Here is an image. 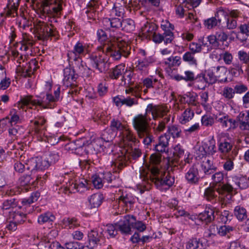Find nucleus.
Returning a JSON list of instances; mask_svg holds the SVG:
<instances>
[{
    "mask_svg": "<svg viewBox=\"0 0 249 249\" xmlns=\"http://www.w3.org/2000/svg\"><path fill=\"white\" fill-rule=\"evenodd\" d=\"M20 0H9L7 4V14L15 17L18 15V9Z\"/></svg>",
    "mask_w": 249,
    "mask_h": 249,
    "instance_id": "obj_29",
    "label": "nucleus"
},
{
    "mask_svg": "<svg viewBox=\"0 0 249 249\" xmlns=\"http://www.w3.org/2000/svg\"><path fill=\"white\" fill-rule=\"evenodd\" d=\"M111 129L116 133V131L120 132L121 139L123 143H126L128 142H134L136 141V138L132 132L126 128L125 125L118 120L113 119L110 124Z\"/></svg>",
    "mask_w": 249,
    "mask_h": 249,
    "instance_id": "obj_6",
    "label": "nucleus"
},
{
    "mask_svg": "<svg viewBox=\"0 0 249 249\" xmlns=\"http://www.w3.org/2000/svg\"><path fill=\"white\" fill-rule=\"evenodd\" d=\"M88 52V48L86 44L77 42L73 46V50L68 53V56L70 59L76 61Z\"/></svg>",
    "mask_w": 249,
    "mask_h": 249,
    "instance_id": "obj_11",
    "label": "nucleus"
},
{
    "mask_svg": "<svg viewBox=\"0 0 249 249\" xmlns=\"http://www.w3.org/2000/svg\"><path fill=\"white\" fill-rule=\"evenodd\" d=\"M232 148V144L229 142L224 141L219 143L218 145V150L221 153L220 156L225 157L231 156L229 153Z\"/></svg>",
    "mask_w": 249,
    "mask_h": 249,
    "instance_id": "obj_28",
    "label": "nucleus"
},
{
    "mask_svg": "<svg viewBox=\"0 0 249 249\" xmlns=\"http://www.w3.org/2000/svg\"><path fill=\"white\" fill-rule=\"evenodd\" d=\"M215 76L216 81L220 83H228L227 69L224 66H217L215 68Z\"/></svg>",
    "mask_w": 249,
    "mask_h": 249,
    "instance_id": "obj_20",
    "label": "nucleus"
},
{
    "mask_svg": "<svg viewBox=\"0 0 249 249\" xmlns=\"http://www.w3.org/2000/svg\"><path fill=\"white\" fill-rule=\"evenodd\" d=\"M69 184V190L70 191H73L75 190L77 192L82 193L89 189L87 180L84 178L76 180L75 182L70 183ZM67 187H68V186Z\"/></svg>",
    "mask_w": 249,
    "mask_h": 249,
    "instance_id": "obj_14",
    "label": "nucleus"
},
{
    "mask_svg": "<svg viewBox=\"0 0 249 249\" xmlns=\"http://www.w3.org/2000/svg\"><path fill=\"white\" fill-rule=\"evenodd\" d=\"M218 185H213L207 188L204 192V196L208 201H212L217 197Z\"/></svg>",
    "mask_w": 249,
    "mask_h": 249,
    "instance_id": "obj_30",
    "label": "nucleus"
},
{
    "mask_svg": "<svg viewBox=\"0 0 249 249\" xmlns=\"http://www.w3.org/2000/svg\"><path fill=\"white\" fill-rule=\"evenodd\" d=\"M54 219L55 216L52 213L47 212L40 215L37 221L39 224H44L52 223Z\"/></svg>",
    "mask_w": 249,
    "mask_h": 249,
    "instance_id": "obj_40",
    "label": "nucleus"
},
{
    "mask_svg": "<svg viewBox=\"0 0 249 249\" xmlns=\"http://www.w3.org/2000/svg\"><path fill=\"white\" fill-rule=\"evenodd\" d=\"M139 141L136 140V141L134 142H126V143H123L124 145H127L128 146V147L126 149V151L127 152L129 153L132 157V158L134 159L139 158V157L141 156L142 154L141 150H140L136 147H133V145H134V146Z\"/></svg>",
    "mask_w": 249,
    "mask_h": 249,
    "instance_id": "obj_26",
    "label": "nucleus"
},
{
    "mask_svg": "<svg viewBox=\"0 0 249 249\" xmlns=\"http://www.w3.org/2000/svg\"><path fill=\"white\" fill-rule=\"evenodd\" d=\"M102 235V232L99 233L98 231L91 230L88 234L89 244L87 247L90 249L94 248L100 241Z\"/></svg>",
    "mask_w": 249,
    "mask_h": 249,
    "instance_id": "obj_17",
    "label": "nucleus"
},
{
    "mask_svg": "<svg viewBox=\"0 0 249 249\" xmlns=\"http://www.w3.org/2000/svg\"><path fill=\"white\" fill-rule=\"evenodd\" d=\"M182 59L191 65L196 67L197 65V60L195 57V54L191 52H186L182 56Z\"/></svg>",
    "mask_w": 249,
    "mask_h": 249,
    "instance_id": "obj_41",
    "label": "nucleus"
},
{
    "mask_svg": "<svg viewBox=\"0 0 249 249\" xmlns=\"http://www.w3.org/2000/svg\"><path fill=\"white\" fill-rule=\"evenodd\" d=\"M119 200L120 201H122L126 206H128V204L131 205L134 202V198L130 194L122 195L119 198Z\"/></svg>",
    "mask_w": 249,
    "mask_h": 249,
    "instance_id": "obj_54",
    "label": "nucleus"
},
{
    "mask_svg": "<svg viewBox=\"0 0 249 249\" xmlns=\"http://www.w3.org/2000/svg\"><path fill=\"white\" fill-rule=\"evenodd\" d=\"M106 231L110 237H114L117 233L118 224H107L106 226Z\"/></svg>",
    "mask_w": 249,
    "mask_h": 249,
    "instance_id": "obj_59",
    "label": "nucleus"
},
{
    "mask_svg": "<svg viewBox=\"0 0 249 249\" xmlns=\"http://www.w3.org/2000/svg\"><path fill=\"white\" fill-rule=\"evenodd\" d=\"M46 120L42 117H39L34 122L35 131L38 134H43L46 129Z\"/></svg>",
    "mask_w": 249,
    "mask_h": 249,
    "instance_id": "obj_33",
    "label": "nucleus"
},
{
    "mask_svg": "<svg viewBox=\"0 0 249 249\" xmlns=\"http://www.w3.org/2000/svg\"><path fill=\"white\" fill-rule=\"evenodd\" d=\"M97 35L98 40L106 43L103 46L98 47L102 51V53L106 52L115 60H118L122 56L127 57L130 53L131 47L128 42L120 38H117L112 42H109L107 40V35L105 32L102 29L97 31Z\"/></svg>",
    "mask_w": 249,
    "mask_h": 249,
    "instance_id": "obj_2",
    "label": "nucleus"
},
{
    "mask_svg": "<svg viewBox=\"0 0 249 249\" xmlns=\"http://www.w3.org/2000/svg\"><path fill=\"white\" fill-rule=\"evenodd\" d=\"M215 209L212 206L206 207L205 211L198 215V218L202 221L209 223L214 220Z\"/></svg>",
    "mask_w": 249,
    "mask_h": 249,
    "instance_id": "obj_16",
    "label": "nucleus"
},
{
    "mask_svg": "<svg viewBox=\"0 0 249 249\" xmlns=\"http://www.w3.org/2000/svg\"><path fill=\"white\" fill-rule=\"evenodd\" d=\"M17 206V202L15 198H10L5 200L2 204V209L3 210H12L16 209Z\"/></svg>",
    "mask_w": 249,
    "mask_h": 249,
    "instance_id": "obj_51",
    "label": "nucleus"
},
{
    "mask_svg": "<svg viewBox=\"0 0 249 249\" xmlns=\"http://www.w3.org/2000/svg\"><path fill=\"white\" fill-rule=\"evenodd\" d=\"M62 2L60 0H43L42 1L41 7L42 12L48 16L59 17L61 14L62 10Z\"/></svg>",
    "mask_w": 249,
    "mask_h": 249,
    "instance_id": "obj_7",
    "label": "nucleus"
},
{
    "mask_svg": "<svg viewBox=\"0 0 249 249\" xmlns=\"http://www.w3.org/2000/svg\"><path fill=\"white\" fill-rule=\"evenodd\" d=\"M234 214L240 221H243L247 218V213L246 209L240 205L234 208Z\"/></svg>",
    "mask_w": 249,
    "mask_h": 249,
    "instance_id": "obj_39",
    "label": "nucleus"
},
{
    "mask_svg": "<svg viewBox=\"0 0 249 249\" xmlns=\"http://www.w3.org/2000/svg\"><path fill=\"white\" fill-rule=\"evenodd\" d=\"M131 225L126 222L125 216L124 217V223L118 225V228L120 231L124 234H130Z\"/></svg>",
    "mask_w": 249,
    "mask_h": 249,
    "instance_id": "obj_58",
    "label": "nucleus"
},
{
    "mask_svg": "<svg viewBox=\"0 0 249 249\" xmlns=\"http://www.w3.org/2000/svg\"><path fill=\"white\" fill-rule=\"evenodd\" d=\"M37 170H45L50 166L49 160L47 159H42V158L36 157Z\"/></svg>",
    "mask_w": 249,
    "mask_h": 249,
    "instance_id": "obj_52",
    "label": "nucleus"
},
{
    "mask_svg": "<svg viewBox=\"0 0 249 249\" xmlns=\"http://www.w3.org/2000/svg\"><path fill=\"white\" fill-rule=\"evenodd\" d=\"M169 110L166 106H156L149 104L144 114H139L132 119V125L139 138L143 139V143L146 145H150L154 141L150 125L151 118L148 114L151 113L153 119L167 116Z\"/></svg>",
    "mask_w": 249,
    "mask_h": 249,
    "instance_id": "obj_1",
    "label": "nucleus"
},
{
    "mask_svg": "<svg viewBox=\"0 0 249 249\" xmlns=\"http://www.w3.org/2000/svg\"><path fill=\"white\" fill-rule=\"evenodd\" d=\"M9 213V218L12 219L18 223H21L24 221L23 219L25 217V214L17 212V209L15 211H10Z\"/></svg>",
    "mask_w": 249,
    "mask_h": 249,
    "instance_id": "obj_44",
    "label": "nucleus"
},
{
    "mask_svg": "<svg viewBox=\"0 0 249 249\" xmlns=\"http://www.w3.org/2000/svg\"><path fill=\"white\" fill-rule=\"evenodd\" d=\"M89 61L92 66L100 72H104L108 69V64L102 54L100 53H93L89 57Z\"/></svg>",
    "mask_w": 249,
    "mask_h": 249,
    "instance_id": "obj_10",
    "label": "nucleus"
},
{
    "mask_svg": "<svg viewBox=\"0 0 249 249\" xmlns=\"http://www.w3.org/2000/svg\"><path fill=\"white\" fill-rule=\"evenodd\" d=\"M37 67V62L36 59L30 60L22 68V75L24 77H30Z\"/></svg>",
    "mask_w": 249,
    "mask_h": 249,
    "instance_id": "obj_19",
    "label": "nucleus"
},
{
    "mask_svg": "<svg viewBox=\"0 0 249 249\" xmlns=\"http://www.w3.org/2000/svg\"><path fill=\"white\" fill-rule=\"evenodd\" d=\"M36 36L39 40H45L50 36H55L56 28L52 24L39 21L36 26Z\"/></svg>",
    "mask_w": 249,
    "mask_h": 249,
    "instance_id": "obj_8",
    "label": "nucleus"
},
{
    "mask_svg": "<svg viewBox=\"0 0 249 249\" xmlns=\"http://www.w3.org/2000/svg\"><path fill=\"white\" fill-rule=\"evenodd\" d=\"M199 241L196 238L190 239L186 244L187 249H197L199 247Z\"/></svg>",
    "mask_w": 249,
    "mask_h": 249,
    "instance_id": "obj_64",
    "label": "nucleus"
},
{
    "mask_svg": "<svg viewBox=\"0 0 249 249\" xmlns=\"http://www.w3.org/2000/svg\"><path fill=\"white\" fill-rule=\"evenodd\" d=\"M54 96L48 93L46 97L41 99L40 96H37V100H32L33 96L28 95L23 98L18 104V107L23 108L24 106L31 104L33 106H38L43 108H53L55 106V103L59 100L60 96V88H58L54 92Z\"/></svg>",
    "mask_w": 249,
    "mask_h": 249,
    "instance_id": "obj_3",
    "label": "nucleus"
},
{
    "mask_svg": "<svg viewBox=\"0 0 249 249\" xmlns=\"http://www.w3.org/2000/svg\"><path fill=\"white\" fill-rule=\"evenodd\" d=\"M63 226L65 228L71 229L77 228L80 226V223L75 217H66L62 221Z\"/></svg>",
    "mask_w": 249,
    "mask_h": 249,
    "instance_id": "obj_35",
    "label": "nucleus"
},
{
    "mask_svg": "<svg viewBox=\"0 0 249 249\" xmlns=\"http://www.w3.org/2000/svg\"><path fill=\"white\" fill-rule=\"evenodd\" d=\"M235 94L234 89L230 87H225L222 91V96L228 100L232 99Z\"/></svg>",
    "mask_w": 249,
    "mask_h": 249,
    "instance_id": "obj_55",
    "label": "nucleus"
},
{
    "mask_svg": "<svg viewBox=\"0 0 249 249\" xmlns=\"http://www.w3.org/2000/svg\"><path fill=\"white\" fill-rule=\"evenodd\" d=\"M161 175L160 173L158 167H153L151 169V175H147L146 178H150V180L155 184L156 186L160 189H166L173 185L174 178H172L168 172L165 173L163 177L161 178Z\"/></svg>",
    "mask_w": 249,
    "mask_h": 249,
    "instance_id": "obj_5",
    "label": "nucleus"
},
{
    "mask_svg": "<svg viewBox=\"0 0 249 249\" xmlns=\"http://www.w3.org/2000/svg\"><path fill=\"white\" fill-rule=\"evenodd\" d=\"M238 176L230 177L226 183L218 185V199L222 207L232 201V193L238 189Z\"/></svg>",
    "mask_w": 249,
    "mask_h": 249,
    "instance_id": "obj_4",
    "label": "nucleus"
},
{
    "mask_svg": "<svg viewBox=\"0 0 249 249\" xmlns=\"http://www.w3.org/2000/svg\"><path fill=\"white\" fill-rule=\"evenodd\" d=\"M135 28L134 22L130 19H125L122 21L121 28L127 32L132 31Z\"/></svg>",
    "mask_w": 249,
    "mask_h": 249,
    "instance_id": "obj_48",
    "label": "nucleus"
},
{
    "mask_svg": "<svg viewBox=\"0 0 249 249\" xmlns=\"http://www.w3.org/2000/svg\"><path fill=\"white\" fill-rule=\"evenodd\" d=\"M238 57L244 64H248L249 63V54L244 51L241 50L238 52Z\"/></svg>",
    "mask_w": 249,
    "mask_h": 249,
    "instance_id": "obj_63",
    "label": "nucleus"
},
{
    "mask_svg": "<svg viewBox=\"0 0 249 249\" xmlns=\"http://www.w3.org/2000/svg\"><path fill=\"white\" fill-rule=\"evenodd\" d=\"M204 148L207 155H213L216 152L215 142L213 140L209 141L208 142L204 143Z\"/></svg>",
    "mask_w": 249,
    "mask_h": 249,
    "instance_id": "obj_45",
    "label": "nucleus"
},
{
    "mask_svg": "<svg viewBox=\"0 0 249 249\" xmlns=\"http://www.w3.org/2000/svg\"><path fill=\"white\" fill-rule=\"evenodd\" d=\"M124 65H118L112 71V73L110 75V77L113 79H117L119 78V76L122 75V74L124 72Z\"/></svg>",
    "mask_w": 249,
    "mask_h": 249,
    "instance_id": "obj_56",
    "label": "nucleus"
},
{
    "mask_svg": "<svg viewBox=\"0 0 249 249\" xmlns=\"http://www.w3.org/2000/svg\"><path fill=\"white\" fill-rule=\"evenodd\" d=\"M133 72L130 71H126L123 76V81L124 84L126 86V89L129 87H132V86L134 84L135 80L133 78Z\"/></svg>",
    "mask_w": 249,
    "mask_h": 249,
    "instance_id": "obj_42",
    "label": "nucleus"
},
{
    "mask_svg": "<svg viewBox=\"0 0 249 249\" xmlns=\"http://www.w3.org/2000/svg\"><path fill=\"white\" fill-rule=\"evenodd\" d=\"M201 169L205 175L213 174L216 169L211 159L203 160L201 165Z\"/></svg>",
    "mask_w": 249,
    "mask_h": 249,
    "instance_id": "obj_27",
    "label": "nucleus"
},
{
    "mask_svg": "<svg viewBox=\"0 0 249 249\" xmlns=\"http://www.w3.org/2000/svg\"><path fill=\"white\" fill-rule=\"evenodd\" d=\"M239 127L242 130L249 131V110L247 114L241 112L237 117Z\"/></svg>",
    "mask_w": 249,
    "mask_h": 249,
    "instance_id": "obj_18",
    "label": "nucleus"
},
{
    "mask_svg": "<svg viewBox=\"0 0 249 249\" xmlns=\"http://www.w3.org/2000/svg\"><path fill=\"white\" fill-rule=\"evenodd\" d=\"M197 95L195 92H189L184 94L180 99L181 102H184L190 105L196 107L199 103L197 101Z\"/></svg>",
    "mask_w": 249,
    "mask_h": 249,
    "instance_id": "obj_24",
    "label": "nucleus"
},
{
    "mask_svg": "<svg viewBox=\"0 0 249 249\" xmlns=\"http://www.w3.org/2000/svg\"><path fill=\"white\" fill-rule=\"evenodd\" d=\"M194 116V112L190 108H187L180 117L179 121L181 124H186L191 120Z\"/></svg>",
    "mask_w": 249,
    "mask_h": 249,
    "instance_id": "obj_38",
    "label": "nucleus"
},
{
    "mask_svg": "<svg viewBox=\"0 0 249 249\" xmlns=\"http://www.w3.org/2000/svg\"><path fill=\"white\" fill-rule=\"evenodd\" d=\"M229 71L234 76H237L243 73L242 66L239 62L232 63V66L230 67Z\"/></svg>",
    "mask_w": 249,
    "mask_h": 249,
    "instance_id": "obj_46",
    "label": "nucleus"
},
{
    "mask_svg": "<svg viewBox=\"0 0 249 249\" xmlns=\"http://www.w3.org/2000/svg\"><path fill=\"white\" fill-rule=\"evenodd\" d=\"M157 29L158 27L156 24L153 23H147L142 27V32L146 38L151 39V36L155 35Z\"/></svg>",
    "mask_w": 249,
    "mask_h": 249,
    "instance_id": "obj_25",
    "label": "nucleus"
},
{
    "mask_svg": "<svg viewBox=\"0 0 249 249\" xmlns=\"http://www.w3.org/2000/svg\"><path fill=\"white\" fill-rule=\"evenodd\" d=\"M185 178L189 183H197L199 179L197 169L194 166L190 168L185 175Z\"/></svg>",
    "mask_w": 249,
    "mask_h": 249,
    "instance_id": "obj_23",
    "label": "nucleus"
},
{
    "mask_svg": "<svg viewBox=\"0 0 249 249\" xmlns=\"http://www.w3.org/2000/svg\"><path fill=\"white\" fill-rule=\"evenodd\" d=\"M34 42L32 37L27 34L23 35V39L21 41L20 49L22 51H27L30 49L33 45Z\"/></svg>",
    "mask_w": 249,
    "mask_h": 249,
    "instance_id": "obj_36",
    "label": "nucleus"
},
{
    "mask_svg": "<svg viewBox=\"0 0 249 249\" xmlns=\"http://www.w3.org/2000/svg\"><path fill=\"white\" fill-rule=\"evenodd\" d=\"M126 222L131 225V228L136 229L140 232L143 231L146 229L145 225L142 221H137L133 215L125 216Z\"/></svg>",
    "mask_w": 249,
    "mask_h": 249,
    "instance_id": "obj_21",
    "label": "nucleus"
},
{
    "mask_svg": "<svg viewBox=\"0 0 249 249\" xmlns=\"http://www.w3.org/2000/svg\"><path fill=\"white\" fill-rule=\"evenodd\" d=\"M221 158L225 160L223 165L224 169L226 171H231L234 166L233 162L234 158L231 156L222 157Z\"/></svg>",
    "mask_w": 249,
    "mask_h": 249,
    "instance_id": "obj_43",
    "label": "nucleus"
},
{
    "mask_svg": "<svg viewBox=\"0 0 249 249\" xmlns=\"http://www.w3.org/2000/svg\"><path fill=\"white\" fill-rule=\"evenodd\" d=\"M64 82L67 86L70 85H73V82L75 81L77 75L75 74L73 69L70 68H66L64 70Z\"/></svg>",
    "mask_w": 249,
    "mask_h": 249,
    "instance_id": "obj_22",
    "label": "nucleus"
},
{
    "mask_svg": "<svg viewBox=\"0 0 249 249\" xmlns=\"http://www.w3.org/2000/svg\"><path fill=\"white\" fill-rule=\"evenodd\" d=\"M40 196V193L36 192L33 193L28 198H24L22 200L23 206H27L31 204L36 201Z\"/></svg>",
    "mask_w": 249,
    "mask_h": 249,
    "instance_id": "obj_49",
    "label": "nucleus"
},
{
    "mask_svg": "<svg viewBox=\"0 0 249 249\" xmlns=\"http://www.w3.org/2000/svg\"><path fill=\"white\" fill-rule=\"evenodd\" d=\"M64 246L67 249H83L84 248L83 245L77 242H67Z\"/></svg>",
    "mask_w": 249,
    "mask_h": 249,
    "instance_id": "obj_62",
    "label": "nucleus"
},
{
    "mask_svg": "<svg viewBox=\"0 0 249 249\" xmlns=\"http://www.w3.org/2000/svg\"><path fill=\"white\" fill-rule=\"evenodd\" d=\"M195 87L199 89H204L208 85L202 73L198 74L194 80Z\"/></svg>",
    "mask_w": 249,
    "mask_h": 249,
    "instance_id": "obj_37",
    "label": "nucleus"
},
{
    "mask_svg": "<svg viewBox=\"0 0 249 249\" xmlns=\"http://www.w3.org/2000/svg\"><path fill=\"white\" fill-rule=\"evenodd\" d=\"M152 63L150 57L139 59L135 62V69L142 74L146 75L148 74L149 66Z\"/></svg>",
    "mask_w": 249,
    "mask_h": 249,
    "instance_id": "obj_13",
    "label": "nucleus"
},
{
    "mask_svg": "<svg viewBox=\"0 0 249 249\" xmlns=\"http://www.w3.org/2000/svg\"><path fill=\"white\" fill-rule=\"evenodd\" d=\"M218 13L215 17L209 18L204 20V25L208 29H212L221 23V19L218 18Z\"/></svg>",
    "mask_w": 249,
    "mask_h": 249,
    "instance_id": "obj_34",
    "label": "nucleus"
},
{
    "mask_svg": "<svg viewBox=\"0 0 249 249\" xmlns=\"http://www.w3.org/2000/svg\"><path fill=\"white\" fill-rule=\"evenodd\" d=\"M202 73L205 76V79L208 85H212L216 82L214 71L208 70Z\"/></svg>",
    "mask_w": 249,
    "mask_h": 249,
    "instance_id": "obj_50",
    "label": "nucleus"
},
{
    "mask_svg": "<svg viewBox=\"0 0 249 249\" xmlns=\"http://www.w3.org/2000/svg\"><path fill=\"white\" fill-rule=\"evenodd\" d=\"M233 89L235 93L240 94L247 91L248 88L247 85L241 83H238L234 86Z\"/></svg>",
    "mask_w": 249,
    "mask_h": 249,
    "instance_id": "obj_61",
    "label": "nucleus"
},
{
    "mask_svg": "<svg viewBox=\"0 0 249 249\" xmlns=\"http://www.w3.org/2000/svg\"><path fill=\"white\" fill-rule=\"evenodd\" d=\"M181 132L179 127L176 125L170 126L168 128V133L171 135L173 138H178L180 136Z\"/></svg>",
    "mask_w": 249,
    "mask_h": 249,
    "instance_id": "obj_53",
    "label": "nucleus"
},
{
    "mask_svg": "<svg viewBox=\"0 0 249 249\" xmlns=\"http://www.w3.org/2000/svg\"><path fill=\"white\" fill-rule=\"evenodd\" d=\"M35 181L29 175H24L19 179L20 186L25 191H27L34 184Z\"/></svg>",
    "mask_w": 249,
    "mask_h": 249,
    "instance_id": "obj_32",
    "label": "nucleus"
},
{
    "mask_svg": "<svg viewBox=\"0 0 249 249\" xmlns=\"http://www.w3.org/2000/svg\"><path fill=\"white\" fill-rule=\"evenodd\" d=\"M125 93L127 94H131L133 97L127 96L124 98L123 105H125L127 107H131L133 106L138 104V98L140 96L138 92V89L135 87H129L125 89Z\"/></svg>",
    "mask_w": 249,
    "mask_h": 249,
    "instance_id": "obj_12",
    "label": "nucleus"
},
{
    "mask_svg": "<svg viewBox=\"0 0 249 249\" xmlns=\"http://www.w3.org/2000/svg\"><path fill=\"white\" fill-rule=\"evenodd\" d=\"M212 179L215 184L214 185H216V184H221L224 179V174L222 172H216L212 175Z\"/></svg>",
    "mask_w": 249,
    "mask_h": 249,
    "instance_id": "obj_60",
    "label": "nucleus"
},
{
    "mask_svg": "<svg viewBox=\"0 0 249 249\" xmlns=\"http://www.w3.org/2000/svg\"><path fill=\"white\" fill-rule=\"evenodd\" d=\"M215 121L222 128L227 130L234 129L238 125L235 120L224 113H220L216 115Z\"/></svg>",
    "mask_w": 249,
    "mask_h": 249,
    "instance_id": "obj_9",
    "label": "nucleus"
},
{
    "mask_svg": "<svg viewBox=\"0 0 249 249\" xmlns=\"http://www.w3.org/2000/svg\"><path fill=\"white\" fill-rule=\"evenodd\" d=\"M26 168L31 170V172L37 170L36 157L28 160L26 162Z\"/></svg>",
    "mask_w": 249,
    "mask_h": 249,
    "instance_id": "obj_57",
    "label": "nucleus"
},
{
    "mask_svg": "<svg viewBox=\"0 0 249 249\" xmlns=\"http://www.w3.org/2000/svg\"><path fill=\"white\" fill-rule=\"evenodd\" d=\"M116 135V133L111 129L105 130L102 135V139L106 142H110Z\"/></svg>",
    "mask_w": 249,
    "mask_h": 249,
    "instance_id": "obj_47",
    "label": "nucleus"
},
{
    "mask_svg": "<svg viewBox=\"0 0 249 249\" xmlns=\"http://www.w3.org/2000/svg\"><path fill=\"white\" fill-rule=\"evenodd\" d=\"M161 28L164 31L163 35H165V44L170 43L174 38L172 30L174 29V26L168 20L162 21L161 24Z\"/></svg>",
    "mask_w": 249,
    "mask_h": 249,
    "instance_id": "obj_15",
    "label": "nucleus"
},
{
    "mask_svg": "<svg viewBox=\"0 0 249 249\" xmlns=\"http://www.w3.org/2000/svg\"><path fill=\"white\" fill-rule=\"evenodd\" d=\"M103 195L100 193L94 194L89 198V202L91 208H98L102 203Z\"/></svg>",
    "mask_w": 249,
    "mask_h": 249,
    "instance_id": "obj_31",
    "label": "nucleus"
}]
</instances>
